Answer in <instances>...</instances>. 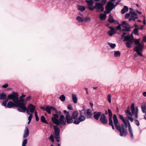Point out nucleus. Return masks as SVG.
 <instances>
[{
  "label": "nucleus",
  "instance_id": "nucleus-41",
  "mask_svg": "<svg viewBox=\"0 0 146 146\" xmlns=\"http://www.w3.org/2000/svg\"><path fill=\"white\" fill-rule=\"evenodd\" d=\"M129 13L133 15H134V16H137V14L134 11H131L129 12Z\"/></svg>",
  "mask_w": 146,
  "mask_h": 146
},
{
  "label": "nucleus",
  "instance_id": "nucleus-12",
  "mask_svg": "<svg viewBox=\"0 0 146 146\" xmlns=\"http://www.w3.org/2000/svg\"><path fill=\"white\" fill-rule=\"evenodd\" d=\"M127 123V127H128L129 131L130 134L131 138L133 139V130L132 129L131 127L129 120H127L126 121Z\"/></svg>",
  "mask_w": 146,
  "mask_h": 146
},
{
  "label": "nucleus",
  "instance_id": "nucleus-15",
  "mask_svg": "<svg viewBox=\"0 0 146 146\" xmlns=\"http://www.w3.org/2000/svg\"><path fill=\"white\" fill-rule=\"evenodd\" d=\"M94 115L93 116V117L96 120H98L100 116L102 114L100 112H95L94 113Z\"/></svg>",
  "mask_w": 146,
  "mask_h": 146
},
{
  "label": "nucleus",
  "instance_id": "nucleus-11",
  "mask_svg": "<svg viewBox=\"0 0 146 146\" xmlns=\"http://www.w3.org/2000/svg\"><path fill=\"white\" fill-rule=\"evenodd\" d=\"M100 121L104 124H106L108 122V119L104 114H102L100 117Z\"/></svg>",
  "mask_w": 146,
  "mask_h": 146
},
{
  "label": "nucleus",
  "instance_id": "nucleus-38",
  "mask_svg": "<svg viewBox=\"0 0 146 146\" xmlns=\"http://www.w3.org/2000/svg\"><path fill=\"white\" fill-rule=\"evenodd\" d=\"M108 43L112 48H114L116 46V44H113L110 42H108Z\"/></svg>",
  "mask_w": 146,
  "mask_h": 146
},
{
  "label": "nucleus",
  "instance_id": "nucleus-63",
  "mask_svg": "<svg viewBox=\"0 0 146 146\" xmlns=\"http://www.w3.org/2000/svg\"><path fill=\"white\" fill-rule=\"evenodd\" d=\"M131 110H133V109H135L134 108V104L133 103L131 104Z\"/></svg>",
  "mask_w": 146,
  "mask_h": 146
},
{
  "label": "nucleus",
  "instance_id": "nucleus-21",
  "mask_svg": "<svg viewBox=\"0 0 146 146\" xmlns=\"http://www.w3.org/2000/svg\"><path fill=\"white\" fill-rule=\"evenodd\" d=\"M7 96L6 94L4 93H1L0 94V100H3L6 99Z\"/></svg>",
  "mask_w": 146,
  "mask_h": 146
},
{
  "label": "nucleus",
  "instance_id": "nucleus-1",
  "mask_svg": "<svg viewBox=\"0 0 146 146\" xmlns=\"http://www.w3.org/2000/svg\"><path fill=\"white\" fill-rule=\"evenodd\" d=\"M119 117L123 123L119 125L116 115L114 114L113 117L114 124L116 129L119 131L120 135L121 137H125L128 134L127 122L122 115L119 114Z\"/></svg>",
  "mask_w": 146,
  "mask_h": 146
},
{
  "label": "nucleus",
  "instance_id": "nucleus-57",
  "mask_svg": "<svg viewBox=\"0 0 146 146\" xmlns=\"http://www.w3.org/2000/svg\"><path fill=\"white\" fill-rule=\"evenodd\" d=\"M116 28L117 30H119L120 31V30H121V25H120L116 27Z\"/></svg>",
  "mask_w": 146,
  "mask_h": 146
},
{
  "label": "nucleus",
  "instance_id": "nucleus-64",
  "mask_svg": "<svg viewBox=\"0 0 146 146\" xmlns=\"http://www.w3.org/2000/svg\"><path fill=\"white\" fill-rule=\"evenodd\" d=\"M126 34H127V33L125 32H123V33L122 34L121 36L122 37H124H124L125 36V35Z\"/></svg>",
  "mask_w": 146,
  "mask_h": 146
},
{
  "label": "nucleus",
  "instance_id": "nucleus-13",
  "mask_svg": "<svg viewBox=\"0 0 146 146\" xmlns=\"http://www.w3.org/2000/svg\"><path fill=\"white\" fill-rule=\"evenodd\" d=\"M73 118L70 115H66V123L69 124L73 122Z\"/></svg>",
  "mask_w": 146,
  "mask_h": 146
},
{
  "label": "nucleus",
  "instance_id": "nucleus-56",
  "mask_svg": "<svg viewBox=\"0 0 146 146\" xmlns=\"http://www.w3.org/2000/svg\"><path fill=\"white\" fill-rule=\"evenodd\" d=\"M8 86V84L7 83H6L4 85H3L2 86V87L3 88H6Z\"/></svg>",
  "mask_w": 146,
  "mask_h": 146
},
{
  "label": "nucleus",
  "instance_id": "nucleus-45",
  "mask_svg": "<svg viewBox=\"0 0 146 146\" xmlns=\"http://www.w3.org/2000/svg\"><path fill=\"white\" fill-rule=\"evenodd\" d=\"M90 17H87L86 18H84V21L85 22H87L90 21Z\"/></svg>",
  "mask_w": 146,
  "mask_h": 146
},
{
  "label": "nucleus",
  "instance_id": "nucleus-35",
  "mask_svg": "<svg viewBox=\"0 0 146 146\" xmlns=\"http://www.w3.org/2000/svg\"><path fill=\"white\" fill-rule=\"evenodd\" d=\"M142 111L143 113H145L146 111V105H142L141 106Z\"/></svg>",
  "mask_w": 146,
  "mask_h": 146
},
{
  "label": "nucleus",
  "instance_id": "nucleus-55",
  "mask_svg": "<svg viewBox=\"0 0 146 146\" xmlns=\"http://www.w3.org/2000/svg\"><path fill=\"white\" fill-rule=\"evenodd\" d=\"M130 16V15L129 13H127L125 16V19H127Z\"/></svg>",
  "mask_w": 146,
  "mask_h": 146
},
{
  "label": "nucleus",
  "instance_id": "nucleus-53",
  "mask_svg": "<svg viewBox=\"0 0 146 146\" xmlns=\"http://www.w3.org/2000/svg\"><path fill=\"white\" fill-rule=\"evenodd\" d=\"M31 98V96H29L27 97L25 99V101L27 102L28 100H29Z\"/></svg>",
  "mask_w": 146,
  "mask_h": 146
},
{
  "label": "nucleus",
  "instance_id": "nucleus-44",
  "mask_svg": "<svg viewBox=\"0 0 146 146\" xmlns=\"http://www.w3.org/2000/svg\"><path fill=\"white\" fill-rule=\"evenodd\" d=\"M27 143V139H25L23 141L22 146H26V145Z\"/></svg>",
  "mask_w": 146,
  "mask_h": 146
},
{
  "label": "nucleus",
  "instance_id": "nucleus-30",
  "mask_svg": "<svg viewBox=\"0 0 146 146\" xmlns=\"http://www.w3.org/2000/svg\"><path fill=\"white\" fill-rule=\"evenodd\" d=\"M133 33L136 35H139L138 28H135L133 30Z\"/></svg>",
  "mask_w": 146,
  "mask_h": 146
},
{
  "label": "nucleus",
  "instance_id": "nucleus-20",
  "mask_svg": "<svg viewBox=\"0 0 146 146\" xmlns=\"http://www.w3.org/2000/svg\"><path fill=\"white\" fill-rule=\"evenodd\" d=\"M128 10V7L126 6H124L123 9L121 11V13L122 14H123L126 12H127Z\"/></svg>",
  "mask_w": 146,
  "mask_h": 146
},
{
  "label": "nucleus",
  "instance_id": "nucleus-50",
  "mask_svg": "<svg viewBox=\"0 0 146 146\" xmlns=\"http://www.w3.org/2000/svg\"><path fill=\"white\" fill-rule=\"evenodd\" d=\"M29 115V116L28 117V120H31L33 116V113H30V114Z\"/></svg>",
  "mask_w": 146,
  "mask_h": 146
},
{
  "label": "nucleus",
  "instance_id": "nucleus-17",
  "mask_svg": "<svg viewBox=\"0 0 146 146\" xmlns=\"http://www.w3.org/2000/svg\"><path fill=\"white\" fill-rule=\"evenodd\" d=\"M78 114V112L77 111H74L72 113V117L74 119H76V118Z\"/></svg>",
  "mask_w": 146,
  "mask_h": 146
},
{
  "label": "nucleus",
  "instance_id": "nucleus-5",
  "mask_svg": "<svg viewBox=\"0 0 146 146\" xmlns=\"http://www.w3.org/2000/svg\"><path fill=\"white\" fill-rule=\"evenodd\" d=\"M115 7L113 3L111 1H108L106 6V10L104 11V13L107 14L110 13V11Z\"/></svg>",
  "mask_w": 146,
  "mask_h": 146
},
{
  "label": "nucleus",
  "instance_id": "nucleus-31",
  "mask_svg": "<svg viewBox=\"0 0 146 146\" xmlns=\"http://www.w3.org/2000/svg\"><path fill=\"white\" fill-rule=\"evenodd\" d=\"M9 99L7 98H6L5 99V100H3L2 103V105L5 107H7V103Z\"/></svg>",
  "mask_w": 146,
  "mask_h": 146
},
{
  "label": "nucleus",
  "instance_id": "nucleus-18",
  "mask_svg": "<svg viewBox=\"0 0 146 146\" xmlns=\"http://www.w3.org/2000/svg\"><path fill=\"white\" fill-rule=\"evenodd\" d=\"M29 130L27 127H26V129L25 130L24 133L23 135V138H25L27 137L29 135Z\"/></svg>",
  "mask_w": 146,
  "mask_h": 146
},
{
  "label": "nucleus",
  "instance_id": "nucleus-40",
  "mask_svg": "<svg viewBox=\"0 0 146 146\" xmlns=\"http://www.w3.org/2000/svg\"><path fill=\"white\" fill-rule=\"evenodd\" d=\"M125 29H121V30H120V31H130V28L129 27H124Z\"/></svg>",
  "mask_w": 146,
  "mask_h": 146
},
{
  "label": "nucleus",
  "instance_id": "nucleus-37",
  "mask_svg": "<svg viewBox=\"0 0 146 146\" xmlns=\"http://www.w3.org/2000/svg\"><path fill=\"white\" fill-rule=\"evenodd\" d=\"M76 19L79 22H82L84 21V20L82 18L79 16L77 17Z\"/></svg>",
  "mask_w": 146,
  "mask_h": 146
},
{
  "label": "nucleus",
  "instance_id": "nucleus-14",
  "mask_svg": "<svg viewBox=\"0 0 146 146\" xmlns=\"http://www.w3.org/2000/svg\"><path fill=\"white\" fill-rule=\"evenodd\" d=\"M53 115L54 116L52 118V120L53 123L55 124L57 126L58 120V119H57L59 117V115L57 114H53Z\"/></svg>",
  "mask_w": 146,
  "mask_h": 146
},
{
  "label": "nucleus",
  "instance_id": "nucleus-24",
  "mask_svg": "<svg viewBox=\"0 0 146 146\" xmlns=\"http://www.w3.org/2000/svg\"><path fill=\"white\" fill-rule=\"evenodd\" d=\"M72 100L75 104H76L77 102V98L75 94H72Z\"/></svg>",
  "mask_w": 146,
  "mask_h": 146
},
{
  "label": "nucleus",
  "instance_id": "nucleus-2",
  "mask_svg": "<svg viewBox=\"0 0 146 146\" xmlns=\"http://www.w3.org/2000/svg\"><path fill=\"white\" fill-rule=\"evenodd\" d=\"M123 41H127L125 44L128 48H130L131 47V45L133 44V41L135 44L137 45V46L134 48V50L136 52L138 55L141 56H143L141 52L143 51V49L144 48V44L143 42L140 43L139 39L132 40L130 39L129 37H125Z\"/></svg>",
  "mask_w": 146,
  "mask_h": 146
},
{
  "label": "nucleus",
  "instance_id": "nucleus-36",
  "mask_svg": "<svg viewBox=\"0 0 146 146\" xmlns=\"http://www.w3.org/2000/svg\"><path fill=\"white\" fill-rule=\"evenodd\" d=\"M59 98L61 101L64 102L65 100L66 97L64 95H62Z\"/></svg>",
  "mask_w": 146,
  "mask_h": 146
},
{
  "label": "nucleus",
  "instance_id": "nucleus-3",
  "mask_svg": "<svg viewBox=\"0 0 146 146\" xmlns=\"http://www.w3.org/2000/svg\"><path fill=\"white\" fill-rule=\"evenodd\" d=\"M65 117L63 115H61L60 118L58 120L57 126L54 125L53 128L54 131V136L55 138L56 139L57 142H59L60 141V129L57 126L61 124L62 125H64L66 124V122L65 120H64Z\"/></svg>",
  "mask_w": 146,
  "mask_h": 146
},
{
  "label": "nucleus",
  "instance_id": "nucleus-60",
  "mask_svg": "<svg viewBox=\"0 0 146 146\" xmlns=\"http://www.w3.org/2000/svg\"><path fill=\"white\" fill-rule=\"evenodd\" d=\"M143 40L144 42H146V36H144L143 37Z\"/></svg>",
  "mask_w": 146,
  "mask_h": 146
},
{
  "label": "nucleus",
  "instance_id": "nucleus-29",
  "mask_svg": "<svg viewBox=\"0 0 146 146\" xmlns=\"http://www.w3.org/2000/svg\"><path fill=\"white\" fill-rule=\"evenodd\" d=\"M122 26L123 27H128L129 26V25L125 21H123L121 24Z\"/></svg>",
  "mask_w": 146,
  "mask_h": 146
},
{
  "label": "nucleus",
  "instance_id": "nucleus-47",
  "mask_svg": "<svg viewBox=\"0 0 146 146\" xmlns=\"http://www.w3.org/2000/svg\"><path fill=\"white\" fill-rule=\"evenodd\" d=\"M108 100L110 103L111 102V95L110 94H108Z\"/></svg>",
  "mask_w": 146,
  "mask_h": 146
},
{
  "label": "nucleus",
  "instance_id": "nucleus-46",
  "mask_svg": "<svg viewBox=\"0 0 146 146\" xmlns=\"http://www.w3.org/2000/svg\"><path fill=\"white\" fill-rule=\"evenodd\" d=\"M51 110H53L54 111V112L55 113H58V111L54 107H53L52 106H51Z\"/></svg>",
  "mask_w": 146,
  "mask_h": 146
},
{
  "label": "nucleus",
  "instance_id": "nucleus-59",
  "mask_svg": "<svg viewBox=\"0 0 146 146\" xmlns=\"http://www.w3.org/2000/svg\"><path fill=\"white\" fill-rule=\"evenodd\" d=\"M137 111H138V109L136 108V112L135 114V116L136 118H138V115H137Z\"/></svg>",
  "mask_w": 146,
  "mask_h": 146
},
{
  "label": "nucleus",
  "instance_id": "nucleus-7",
  "mask_svg": "<svg viewBox=\"0 0 146 146\" xmlns=\"http://www.w3.org/2000/svg\"><path fill=\"white\" fill-rule=\"evenodd\" d=\"M16 107H19L17 109L20 112H25L27 110V108L25 106V103H18Z\"/></svg>",
  "mask_w": 146,
  "mask_h": 146
},
{
  "label": "nucleus",
  "instance_id": "nucleus-19",
  "mask_svg": "<svg viewBox=\"0 0 146 146\" xmlns=\"http://www.w3.org/2000/svg\"><path fill=\"white\" fill-rule=\"evenodd\" d=\"M86 2L88 4V6H92L94 3V1L93 0H86Z\"/></svg>",
  "mask_w": 146,
  "mask_h": 146
},
{
  "label": "nucleus",
  "instance_id": "nucleus-33",
  "mask_svg": "<svg viewBox=\"0 0 146 146\" xmlns=\"http://www.w3.org/2000/svg\"><path fill=\"white\" fill-rule=\"evenodd\" d=\"M121 53L119 51H115L114 52V55L116 57H119L120 56Z\"/></svg>",
  "mask_w": 146,
  "mask_h": 146
},
{
  "label": "nucleus",
  "instance_id": "nucleus-39",
  "mask_svg": "<svg viewBox=\"0 0 146 146\" xmlns=\"http://www.w3.org/2000/svg\"><path fill=\"white\" fill-rule=\"evenodd\" d=\"M108 110L109 114V117H112L113 115L111 110L110 109H108Z\"/></svg>",
  "mask_w": 146,
  "mask_h": 146
},
{
  "label": "nucleus",
  "instance_id": "nucleus-16",
  "mask_svg": "<svg viewBox=\"0 0 146 146\" xmlns=\"http://www.w3.org/2000/svg\"><path fill=\"white\" fill-rule=\"evenodd\" d=\"M17 106V103H13L12 101H9L7 103V106L9 108H11L13 107H16Z\"/></svg>",
  "mask_w": 146,
  "mask_h": 146
},
{
  "label": "nucleus",
  "instance_id": "nucleus-32",
  "mask_svg": "<svg viewBox=\"0 0 146 146\" xmlns=\"http://www.w3.org/2000/svg\"><path fill=\"white\" fill-rule=\"evenodd\" d=\"M125 112L127 114H128L129 115H132L130 111V108L129 106H128L127 107V110L125 111Z\"/></svg>",
  "mask_w": 146,
  "mask_h": 146
},
{
  "label": "nucleus",
  "instance_id": "nucleus-22",
  "mask_svg": "<svg viewBox=\"0 0 146 146\" xmlns=\"http://www.w3.org/2000/svg\"><path fill=\"white\" fill-rule=\"evenodd\" d=\"M111 30H110L108 31V34L109 35L111 36L115 33V28H112Z\"/></svg>",
  "mask_w": 146,
  "mask_h": 146
},
{
  "label": "nucleus",
  "instance_id": "nucleus-43",
  "mask_svg": "<svg viewBox=\"0 0 146 146\" xmlns=\"http://www.w3.org/2000/svg\"><path fill=\"white\" fill-rule=\"evenodd\" d=\"M109 125H112L113 124V121L112 120V117H109Z\"/></svg>",
  "mask_w": 146,
  "mask_h": 146
},
{
  "label": "nucleus",
  "instance_id": "nucleus-25",
  "mask_svg": "<svg viewBox=\"0 0 146 146\" xmlns=\"http://www.w3.org/2000/svg\"><path fill=\"white\" fill-rule=\"evenodd\" d=\"M51 106H46V111L49 114L51 113Z\"/></svg>",
  "mask_w": 146,
  "mask_h": 146
},
{
  "label": "nucleus",
  "instance_id": "nucleus-34",
  "mask_svg": "<svg viewBox=\"0 0 146 146\" xmlns=\"http://www.w3.org/2000/svg\"><path fill=\"white\" fill-rule=\"evenodd\" d=\"M138 17H137V16H134V15H131L130 17L129 18V20L131 21V20H133V21H135V20L136 19H137Z\"/></svg>",
  "mask_w": 146,
  "mask_h": 146
},
{
  "label": "nucleus",
  "instance_id": "nucleus-52",
  "mask_svg": "<svg viewBox=\"0 0 146 146\" xmlns=\"http://www.w3.org/2000/svg\"><path fill=\"white\" fill-rule=\"evenodd\" d=\"M106 0H102L101 1V3L102 4V5H103V6H104V5L106 4Z\"/></svg>",
  "mask_w": 146,
  "mask_h": 146
},
{
  "label": "nucleus",
  "instance_id": "nucleus-58",
  "mask_svg": "<svg viewBox=\"0 0 146 146\" xmlns=\"http://www.w3.org/2000/svg\"><path fill=\"white\" fill-rule=\"evenodd\" d=\"M68 109L72 110L73 108L72 106L71 105H69L68 106Z\"/></svg>",
  "mask_w": 146,
  "mask_h": 146
},
{
  "label": "nucleus",
  "instance_id": "nucleus-48",
  "mask_svg": "<svg viewBox=\"0 0 146 146\" xmlns=\"http://www.w3.org/2000/svg\"><path fill=\"white\" fill-rule=\"evenodd\" d=\"M49 139L52 142H54V137L52 135H51L49 137Z\"/></svg>",
  "mask_w": 146,
  "mask_h": 146
},
{
  "label": "nucleus",
  "instance_id": "nucleus-27",
  "mask_svg": "<svg viewBox=\"0 0 146 146\" xmlns=\"http://www.w3.org/2000/svg\"><path fill=\"white\" fill-rule=\"evenodd\" d=\"M78 9L81 12L84 11L85 9V7L84 6L78 5Z\"/></svg>",
  "mask_w": 146,
  "mask_h": 146
},
{
  "label": "nucleus",
  "instance_id": "nucleus-6",
  "mask_svg": "<svg viewBox=\"0 0 146 146\" xmlns=\"http://www.w3.org/2000/svg\"><path fill=\"white\" fill-rule=\"evenodd\" d=\"M80 116L78 119H76L73 122L74 124H78L81 122L84 121L86 119V117L83 115V113L81 111H79Z\"/></svg>",
  "mask_w": 146,
  "mask_h": 146
},
{
  "label": "nucleus",
  "instance_id": "nucleus-42",
  "mask_svg": "<svg viewBox=\"0 0 146 146\" xmlns=\"http://www.w3.org/2000/svg\"><path fill=\"white\" fill-rule=\"evenodd\" d=\"M109 125H112L113 124V121L112 120V117H109Z\"/></svg>",
  "mask_w": 146,
  "mask_h": 146
},
{
  "label": "nucleus",
  "instance_id": "nucleus-9",
  "mask_svg": "<svg viewBox=\"0 0 146 146\" xmlns=\"http://www.w3.org/2000/svg\"><path fill=\"white\" fill-rule=\"evenodd\" d=\"M95 9H98V10H100V11L102 12L104 10V7L102 4L99 3H95L94 5Z\"/></svg>",
  "mask_w": 146,
  "mask_h": 146
},
{
  "label": "nucleus",
  "instance_id": "nucleus-54",
  "mask_svg": "<svg viewBox=\"0 0 146 146\" xmlns=\"http://www.w3.org/2000/svg\"><path fill=\"white\" fill-rule=\"evenodd\" d=\"M135 123L136 124V125L137 126H139L140 125V123H139V122L137 119H135Z\"/></svg>",
  "mask_w": 146,
  "mask_h": 146
},
{
  "label": "nucleus",
  "instance_id": "nucleus-62",
  "mask_svg": "<svg viewBox=\"0 0 146 146\" xmlns=\"http://www.w3.org/2000/svg\"><path fill=\"white\" fill-rule=\"evenodd\" d=\"M89 9L91 10V11H93L94 9H95V8L94 7H94H88Z\"/></svg>",
  "mask_w": 146,
  "mask_h": 146
},
{
  "label": "nucleus",
  "instance_id": "nucleus-26",
  "mask_svg": "<svg viewBox=\"0 0 146 146\" xmlns=\"http://www.w3.org/2000/svg\"><path fill=\"white\" fill-rule=\"evenodd\" d=\"M114 19L113 18V17L111 14L109 15V17L108 20V21L110 23H113Z\"/></svg>",
  "mask_w": 146,
  "mask_h": 146
},
{
  "label": "nucleus",
  "instance_id": "nucleus-4",
  "mask_svg": "<svg viewBox=\"0 0 146 146\" xmlns=\"http://www.w3.org/2000/svg\"><path fill=\"white\" fill-rule=\"evenodd\" d=\"M18 93L16 92H13L10 95L8 96V98L9 100L12 99L15 103H24L25 100L22 97H20L19 99Z\"/></svg>",
  "mask_w": 146,
  "mask_h": 146
},
{
  "label": "nucleus",
  "instance_id": "nucleus-28",
  "mask_svg": "<svg viewBox=\"0 0 146 146\" xmlns=\"http://www.w3.org/2000/svg\"><path fill=\"white\" fill-rule=\"evenodd\" d=\"M41 121L44 123L48 124V122L46 121L45 117L43 116H41Z\"/></svg>",
  "mask_w": 146,
  "mask_h": 146
},
{
  "label": "nucleus",
  "instance_id": "nucleus-10",
  "mask_svg": "<svg viewBox=\"0 0 146 146\" xmlns=\"http://www.w3.org/2000/svg\"><path fill=\"white\" fill-rule=\"evenodd\" d=\"M84 114L85 117L87 118H92L93 115L91 110L90 109H88L85 111Z\"/></svg>",
  "mask_w": 146,
  "mask_h": 146
},
{
  "label": "nucleus",
  "instance_id": "nucleus-61",
  "mask_svg": "<svg viewBox=\"0 0 146 146\" xmlns=\"http://www.w3.org/2000/svg\"><path fill=\"white\" fill-rule=\"evenodd\" d=\"M63 111L64 113L67 114L66 115H70L69 112L66 110H64Z\"/></svg>",
  "mask_w": 146,
  "mask_h": 146
},
{
  "label": "nucleus",
  "instance_id": "nucleus-23",
  "mask_svg": "<svg viewBox=\"0 0 146 146\" xmlns=\"http://www.w3.org/2000/svg\"><path fill=\"white\" fill-rule=\"evenodd\" d=\"M104 13L103 14H100V18L102 20H105L106 17V15Z\"/></svg>",
  "mask_w": 146,
  "mask_h": 146
},
{
  "label": "nucleus",
  "instance_id": "nucleus-51",
  "mask_svg": "<svg viewBox=\"0 0 146 146\" xmlns=\"http://www.w3.org/2000/svg\"><path fill=\"white\" fill-rule=\"evenodd\" d=\"M127 116L128 117V119H129L131 122L133 121V119L131 116H128V115H127Z\"/></svg>",
  "mask_w": 146,
  "mask_h": 146
},
{
  "label": "nucleus",
  "instance_id": "nucleus-8",
  "mask_svg": "<svg viewBox=\"0 0 146 146\" xmlns=\"http://www.w3.org/2000/svg\"><path fill=\"white\" fill-rule=\"evenodd\" d=\"M35 109V106L31 104H29L26 110L28 114H29L30 113H33Z\"/></svg>",
  "mask_w": 146,
  "mask_h": 146
},
{
  "label": "nucleus",
  "instance_id": "nucleus-49",
  "mask_svg": "<svg viewBox=\"0 0 146 146\" xmlns=\"http://www.w3.org/2000/svg\"><path fill=\"white\" fill-rule=\"evenodd\" d=\"M125 37H127L130 38V39L132 40H134V38L132 34H131V35H127L125 36Z\"/></svg>",
  "mask_w": 146,
  "mask_h": 146
}]
</instances>
